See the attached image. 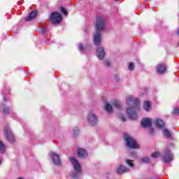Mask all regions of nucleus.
<instances>
[{"label": "nucleus", "instance_id": "obj_23", "mask_svg": "<svg viewBox=\"0 0 179 179\" xmlns=\"http://www.w3.org/2000/svg\"><path fill=\"white\" fill-rule=\"evenodd\" d=\"M126 163L130 166V167H134V161L127 159L126 160Z\"/></svg>", "mask_w": 179, "mask_h": 179}, {"label": "nucleus", "instance_id": "obj_11", "mask_svg": "<svg viewBox=\"0 0 179 179\" xmlns=\"http://www.w3.org/2000/svg\"><path fill=\"white\" fill-rule=\"evenodd\" d=\"M166 69H167V67L166 66V64H159L157 65V72H158V73H164V72H166Z\"/></svg>", "mask_w": 179, "mask_h": 179}, {"label": "nucleus", "instance_id": "obj_31", "mask_svg": "<svg viewBox=\"0 0 179 179\" xmlns=\"http://www.w3.org/2000/svg\"><path fill=\"white\" fill-rule=\"evenodd\" d=\"M120 120H122L123 122H125V117L123 115L120 116Z\"/></svg>", "mask_w": 179, "mask_h": 179}, {"label": "nucleus", "instance_id": "obj_35", "mask_svg": "<svg viewBox=\"0 0 179 179\" xmlns=\"http://www.w3.org/2000/svg\"><path fill=\"white\" fill-rule=\"evenodd\" d=\"M115 1H120V0H115Z\"/></svg>", "mask_w": 179, "mask_h": 179}, {"label": "nucleus", "instance_id": "obj_26", "mask_svg": "<svg viewBox=\"0 0 179 179\" xmlns=\"http://www.w3.org/2000/svg\"><path fill=\"white\" fill-rule=\"evenodd\" d=\"M164 136H166L167 138H170V131H167V129L164 130Z\"/></svg>", "mask_w": 179, "mask_h": 179}, {"label": "nucleus", "instance_id": "obj_3", "mask_svg": "<svg viewBox=\"0 0 179 179\" xmlns=\"http://www.w3.org/2000/svg\"><path fill=\"white\" fill-rule=\"evenodd\" d=\"M49 20L52 24H59L62 22V15L58 12L52 13Z\"/></svg>", "mask_w": 179, "mask_h": 179}, {"label": "nucleus", "instance_id": "obj_17", "mask_svg": "<svg viewBox=\"0 0 179 179\" xmlns=\"http://www.w3.org/2000/svg\"><path fill=\"white\" fill-rule=\"evenodd\" d=\"M105 110L109 114H111L113 113V106L110 105V103H106L105 106Z\"/></svg>", "mask_w": 179, "mask_h": 179}, {"label": "nucleus", "instance_id": "obj_25", "mask_svg": "<svg viewBox=\"0 0 179 179\" xmlns=\"http://www.w3.org/2000/svg\"><path fill=\"white\" fill-rule=\"evenodd\" d=\"M141 162L143 163H149L150 162V159H149V157H143L141 159Z\"/></svg>", "mask_w": 179, "mask_h": 179}, {"label": "nucleus", "instance_id": "obj_1", "mask_svg": "<svg viewBox=\"0 0 179 179\" xmlns=\"http://www.w3.org/2000/svg\"><path fill=\"white\" fill-rule=\"evenodd\" d=\"M105 21L103 17H98L96 18V33L94 35V43L95 45H100V41H101V35L100 32L104 29Z\"/></svg>", "mask_w": 179, "mask_h": 179}, {"label": "nucleus", "instance_id": "obj_19", "mask_svg": "<svg viewBox=\"0 0 179 179\" xmlns=\"http://www.w3.org/2000/svg\"><path fill=\"white\" fill-rule=\"evenodd\" d=\"M112 104L113 106H114V107L117 108V110L121 108V105L120 104V102H118V101L117 100H113Z\"/></svg>", "mask_w": 179, "mask_h": 179}, {"label": "nucleus", "instance_id": "obj_15", "mask_svg": "<svg viewBox=\"0 0 179 179\" xmlns=\"http://www.w3.org/2000/svg\"><path fill=\"white\" fill-rule=\"evenodd\" d=\"M52 155L53 163L55 164H61V161L59 160V155H58L55 152H52Z\"/></svg>", "mask_w": 179, "mask_h": 179}, {"label": "nucleus", "instance_id": "obj_4", "mask_svg": "<svg viewBox=\"0 0 179 179\" xmlns=\"http://www.w3.org/2000/svg\"><path fill=\"white\" fill-rule=\"evenodd\" d=\"M70 160L74 167V170L77 171V173H73L71 175V177L73 178H78V173H80L82 171V170L80 169V164L75 158H71Z\"/></svg>", "mask_w": 179, "mask_h": 179}, {"label": "nucleus", "instance_id": "obj_20", "mask_svg": "<svg viewBox=\"0 0 179 179\" xmlns=\"http://www.w3.org/2000/svg\"><path fill=\"white\" fill-rule=\"evenodd\" d=\"M143 108L145 111H149V108H150V102L145 101L143 104Z\"/></svg>", "mask_w": 179, "mask_h": 179}, {"label": "nucleus", "instance_id": "obj_22", "mask_svg": "<svg viewBox=\"0 0 179 179\" xmlns=\"http://www.w3.org/2000/svg\"><path fill=\"white\" fill-rule=\"evenodd\" d=\"M60 12H62V13L63 15H64L65 16H68V11H66V10H65V8H64V7L60 8Z\"/></svg>", "mask_w": 179, "mask_h": 179}, {"label": "nucleus", "instance_id": "obj_29", "mask_svg": "<svg viewBox=\"0 0 179 179\" xmlns=\"http://www.w3.org/2000/svg\"><path fill=\"white\" fill-rule=\"evenodd\" d=\"M78 48H79L80 51H83V45L82 43H80L78 45Z\"/></svg>", "mask_w": 179, "mask_h": 179}, {"label": "nucleus", "instance_id": "obj_14", "mask_svg": "<svg viewBox=\"0 0 179 179\" xmlns=\"http://www.w3.org/2000/svg\"><path fill=\"white\" fill-rule=\"evenodd\" d=\"M38 11H37V10H33L29 15L25 19V20H27V22H30L31 20H33V19H34V17H36V16H37V13Z\"/></svg>", "mask_w": 179, "mask_h": 179}, {"label": "nucleus", "instance_id": "obj_7", "mask_svg": "<svg viewBox=\"0 0 179 179\" xmlns=\"http://www.w3.org/2000/svg\"><path fill=\"white\" fill-rule=\"evenodd\" d=\"M127 104H135L138 108H139V99L138 98H134L132 96L129 95L127 98Z\"/></svg>", "mask_w": 179, "mask_h": 179}, {"label": "nucleus", "instance_id": "obj_30", "mask_svg": "<svg viewBox=\"0 0 179 179\" xmlns=\"http://www.w3.org/2000/svg\"><path fill=\"white\" fill-rule=\"evenodd\" d=\"M173 114H179V109L178 108H176L173 110Z\"/></svg>", "mask_w": 179, "mask_h": 179}, {"label": "nucleus", "instance_id": "obj_13", "mask_svg": "<svg viewBox=\"0 0 179 179\" xmlns=\"http://www.w3.org/2000/svg\"><path fill=\"white\" fill-rule=\"evenodd\" d=\"M78 155L79 157H81V159H83L87 156V152L85 151L83 148H78Z\"/></svg>", "mask_w": 179, "mask_h": 179}, {"label": "nucleus", "instance_id": "obj_6", "mask_svg": "<svg viewBox=\"0 0 179 179\" xmlns=\"http://www.w3.org/2000/svg\"><path fill=\"white\" fill-rule=\"evenodd\" d=\"M163 158L165 163H169L173 160V154H171V151L169 149L164 151Z\"/></svg>", "mask_w": 179, "mask_h": 179}, {"label": "nucleus", "instance_id": "obj_21", "mask_svg": "<svg viewBox=\"0 0 179 179\" xmlns=\"http://www.w3.org/2000/svg\"><path fill=\"white\" fill-rule=\"evenodd\" d=\"M5 149H6L5 144H3V143L1 141H0V152L5 153Z\"/></svg>", "mask_w": 179, "mask_h": 179}, {"label": "nucleus", "instance_id": "obj_8", "mask_svg": "<svg viewBox=\"0 0 179 179\" xmlns=\"http://www.w3.org/2000/svg\"><path fill=\"white\" fill-rule=\"evenodd\" d=\"M127 114L128 115L129 118H130V120H136L138 117V115L135 113V110H134V108H127Z\"/></svg>", "mask_w": 179, "mask_h": 179}, {"label": "nucleus", "instance_id": "obj_12", "mask_svg": "<svg viewBox=\"0 0 179 179\" xmlns=\"http://www.w3.org/2000/svg\"><path fill=\"white\" fill-rule=\"evenodd\" d=\"M96 55L99 58V59H103V58H104V48H97V52H96Z\"/></svg>", "mask_w": 179, "mask_h": 179}, {"label": "nucleus", "instance_id": "obj_32", "mask_svg": "<svg viewBox=\"0 0 179 179\" xmlns=\"http://www.w3.org/2000/svg\"><path fill=\"white\" fill-rule=\"evenodd\" d=\"M105 64H106V66H110V62L106 61Z\"/></svg>", "mask_w": 179, "mask_h": 179}, {"label": "nucleus", "instance_id": "obj_5", "mask_svg": "<svg viewBox=\"0 0 179 179\" xmlns=\"http://www.w3.org/2000/svg\"><path fill=\"white\" fill-rule=\"evenodd\" d=\"M4 134L8 141L13 143V142L15 141V136H13V134H12L10 129H9L8 127H6L4 128Z\"/></svg>", "mask_w": 179, "mask_h": 179}, {"label": "nucleus", "instance_id": "obj_16", "mask_svg": "<svg viewBox=\"0 0 179 179\" xmlns=\"http://www.w3.org/2000/svg\"><path fill=\"white\" fill-rule=\"evenodd\" d=\"M127 171H129V170L124 166H120L117 169V174H124V173H127Z\"/></svg>", "mask_w": 179, "mask_h": 179}, {"label": "nucleus", "instance_id": "obj_18", "mask_svg": "<svg viewBox=\"0 0 179 179\" xmlns=\"http://www.w3.org/2000/svg\"><path fill=\"white\" fill-rule=\"evenodd\" d=\"M156 125L159 127V128H163V127H164V122L162 120H157Z\"/></svg>", "mask_w": 179, "mask_h": 179}, {"label": "nucleus", "instance_id": "obj_2", "mask_svg": "<svg viewBox=\"0 0 179 179\" xmlns=\"http://www.w3.org/2000/svg\"><path fill=\"white\" fill-rule=\"evenodd\" d=\"M124 141H126L127 146L131 149H138L139 145L136 143V141L128 134H124Z\"/></svg>", "mask_w": 179, "mask_h": 179}, {"label": "nucleus", "instance_id": "obj_9", "mask_svg": "<svg viewBox=\"0 0 179 179\" xmlns=\"http://www.w3.org/2000/svg\"><path fill=\"white\" fill-rule=\"evenodd\" d=\"M143 128H150L152 127V120L149 118H144L141 122Z\"/></svg>", "mask_w": 179, "mask_h": 179}, {"label": "nucleus", "instance_id": "obj_34", "mask_svg": "<svg viewBox=\"0 0 179 179\" xmlns=\"http://www.w3.org/2000/svg\"><path fill=\"white\" fill-rule=\"evenodd\" d=\"M177 34H178V36H179V29L177 31Z\"/></svg>", "mask_w": 179, "mask_h": 179}, {"label": "nucleus", "instance_id": "obj_33", "mask_svg": "<svg viewBox=\"0 0 179 179\" xmlns=\"http://www.w3.org/2000/svg\"><path fill=\"white\" fill-rule=\"evenodd\" d=\"M155 131V130L153 129H150V133L153 134V132Z\"/></svg>", "mask_w": 179, "mask_h": 179}, {"label": "nucleus", "instance_id": "obj_28", "mask_svg": "<svg viewBox=\"0 0 179 179\" xmlns=\"http://www.w3.org/2000/svg\"><path fill=\"white\" fill-rule=\"evenodd\" d=\"M134 68H135L134 66V64L133 63H130L129 64V71H134Z\"/></svg>", "mask_w": 179, "mask_h": 179}, {"label": "nucleus", "instance_id": "obj_27", "mask_svg": "<svg viewBox=\"0 0 179 179\" xmlns=\"http://www.w3.org/2000/svg\"><path fill=\"white\" fill-rule=\"evenodd\" d=\"M3 114H9V108L4 107L3 108Z\"/></svg>", "mask_w": 179, "mask_h": 179}, {"label": "nucleus", "instance_id": "obj_10", "mask_svg": "<svg viewBox=\"0 0 179 179\" xmlns=\"http://www.w3.org/2000/svg\"><path fill=\"white\" fill-rule=\"evenodd\" d=\"M88 120L91 125H96L97 124V117L93 113H90Z\"/></svg>", "mask_w": 179, "mask_h": 179}, {"label": "nucleus", "instance_id": "obj_24", "mask_svg": "<svg viewBox=\"0 0 179 179\" xmlns=\"http://www.w3.org/2000/svg\"><path fill=\"white\" fill-rule=\"evenodd\" d=\"M159 156H160V152H155L152 155V157L153 159H156L157 157H159Z\"/></svg>", "mask_w": 179, "mask_h": 179}]
</instances>
